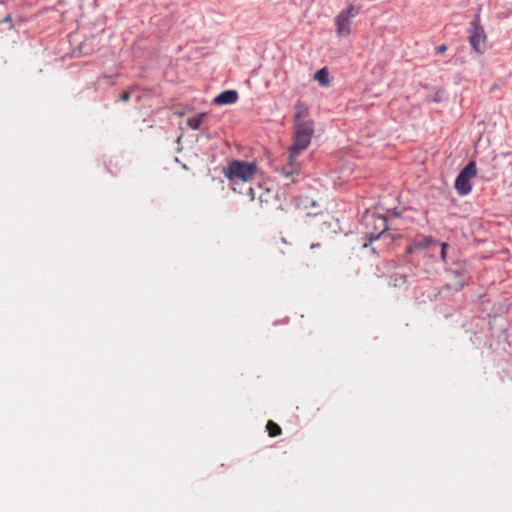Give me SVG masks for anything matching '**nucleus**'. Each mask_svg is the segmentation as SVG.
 I'll use <instances>...</instances> for the list:
<instances>
[{"mask_svg": "<svg viewBox=\"0 0 512 512\" xmlns=\"http://www.w3.org/2000/svg\"><path fill=\"white\" fill-rule=\"evenodd\" d=\"M293 130L291 148L300 152L305 151L314 135V121L310 118L309 108L304 103L299 102L295 106Z\"/></svg>", "mask_w": 512, "mask_h": 512, "instance_id": "obj_1", "label": "nucleus"}, {"mask_svg": "<svg viewBox=\"0 0 512 512\" xmlns=\"http://www.w3.org/2000/svg\"><path fill=\"white\" fill-rule=\"evenodd\" d=\"M257 170L258 166L255 162L233 160L223 167V174L228 179L233 191L244 193L241 186L246 185L255 176Z\"/></svg>", "mask_w": 512, "mask_h": 512, "instance_id": "obj_2", "label": "nucleus"}, {"mask_svg": "<svg viewBox=\"0 0 512 512\" xmlns=\"http://www.w3.org/2000/svg\"><path fill=\"white\" fill-rule=\"evenodd\" d=\"M302 152L289 148L287 155V164L279 170V173L287 180L286 184L293 183L296 181V177L301 172V162L298 160L299 155Z\"/></svg>", "mask_w": 512, "mask_h": 512, "instance_id": "obj_3", "label": "nucleus"}, {"mask_svg": "<svg viewBox=\"0 0 512 512\" xmlns=\"http://www.w3.org/2000/svg\"><path fill=\"white\" fill-rule=\"evenodd\" d=\"M477 174V167L474 161H470L458 174L455 180V189L459 195H467L472 190L470 180Z\"/></svg>", "mask_w": 512, "mask_h": 512, "instance_id": "obj_4", "label": "nucleus"}, {"mask_svg": "<svg viewBox=\"0 0 512 512\" xmlns=\"http://www.w3.org/2000/svg\"><path fill=\"white\" fill-rule=\"evenodd\" d=\"M471 31L469 36V43L476 53H484L486 50L487 36L483 27L480 25V18L477 15L471 22Z\"/></svg>", "mask_w": 512, "mask_h": 512, "instance_id": "obj_5", "label": "nucleus"}, {"mask_svg": "<svg viewBox=\"0 0 512 512\" xmlns=\"http://www.w3.org/2000/svg\"><path fill=\"white\" fill-rule=\"evenodd\" d=\"M359 14V8L350 5L342 10L335 18L336 32L338 36H348L351 33V20Z\"/></svg>", "mask_w": 512, "mask_h": 512, "instance_id": "obj_6", "label": "nucleus"}, {"mask_svg": "<svg viewBox=\"0 0 512 512\" xmlns=\"http://www.w3.org/2000/svg\"><path fill=\"white\" fill-rule=\"evenodd\" d=\"M245 193L252 201L257 198L261 206L272 203L276 198V194L273 191L263 189L261 186H258L256 189L248 186Z\"/></svg>", "mask_w": 512, "mask_h": 512, "instance_id": "obj_7", "label": "nucleus"}, {"mask_svg": "<svg viewBox=\"0 0 512 512\" xmlns=\"http://www.w3.org/2000/svg\"><path fill=\"white\" fill-rule=\"evenodd\" d=\"M238 100V93L235 90H226L220 93L214 102L218 105L233 104Z\"/></svg>", "mask_w": 512, "mask_h": 512, "instance_id": "obj_8", "label": "nucleus"}, {"mask_svg": "<svg viewBox=\"0 0 512 512\" xmlns=\"http://www.w3.org/2000/svg\"><path fill=\"white\" fill-rule=\"evenodd\" d=\"M436 243H437V241L434 240L430 236H421V237L414 239V241L409 245L408 252H412L413 250H416V249H424V248L429 247L431 244H436Z\"/></svg>", "mask_w": 512, "mask_h": 512, "instance_id": "obj_9", "label": "nucleus"}, {"mask_svg": "<svg viewBox=\"0 0 512 512\" xmlns=\"http://www.w3.org/2000/svg\"><path fill=\"white\" fill-rule=\"evenodd\" d=\"M205 116L206 113H200L195 117L189 118L187 120L188 127L191 128L192 130H199L201 128V124Z\"/></svg>", "mask_w": 512, "mask_h": 512, "instance_id": "obj_10", "label": "nucleus"}, {"mask_svg": "<svg viewBox=\"0 0 512 512\" xmlns=\"http://www.w3.org/2000/svg\"><path fill=\"white\" fill-rule=\"evenodd\" d=\"M314 79L317 80L320 84L327 86L330 82L327 68L318 70L314 75Z\"/></svg>", "mask_w": 512, "mask_h": 512, "instance_id": "obj_11", "label": "nucleus"}, {"mask_svg": "<svg viewBox=\"0 0 512 512\" xmlns=\"http://www.w3.org/2000/svg\"><path fill=\"white\" fill-rule=\"evenodd\" d=\"M266 430L268 432V435L270 437H276V436H279L281 435L282 433V429L281 427L275 423L274 421L272 420H269L266 424Z\"/></svg>", "mask_w": 512, "mask_h": 512, "instance_id": "obj_12", "label": "nucleus"}, {"mask_svg": "<svg viewBox=\"0 0 512 512\" xmlns=\"http://www.w3.org/2000/svg\"><path fill=\"white\" fill-rule=\"evenodd\" d=\"M286 244H287V242L285 241V239H284V238H281L280 243H277V244H276V247H275L276 251L284 255V254H285V251H283V250L281 249V246H280V245H286Z\"/></svg>", "mask_w": 512, "mask_h": 512, "instance_id": "obj_13", "label": "nucleus"}, {"mask_svg": "<svg viewBox=\"0 0 512 512\" xmlns=\"http://www.w3.org/2000/svg\"><path fill=\"white\" fill-rule=\"evenodd\" d=\"M448 247L447 243H441V259L442 261H446V249Z\"/></svg>", "mask_w": 512, "mask_h": 512, "instance_id": "obj_14", "label": "nucleus"}, {"mask_svg": "<svg viewBox=\"0 0 512 512\" xmlns=\"http://www.w3.org/2000/svg\"><path fill=\"white\" fill-rule=\"evenodd\" d=\"M130 97H131L130 92L124 91L120 96V100L123 102H127V101H129Z\"/></svg>", "mask_w": 512, "mask_h": 512, "instance_id": "obj_15", "label": "nucleus"}, {"mask_svg": "<svg viewBox=\"0 0 512 512\" xmlns=\"http://www.w3.org/2000/svg\"><path fill=\"white\" fill-rule=\"evenodd\" d=\"M377 219L381 222L382 226H381V232H380L379 234H377V235L374 237V239L379 238V236L381 235V233H382V232L385 230V228H386L385 220H384L383 218H377Z\"/></svg>", "mask_w": 512, "mask_h": 512, "instance_id": "obj_16", "label": "nucleus"}, {"mask_svg": "<svg viewBox=\"0 0 512 512\" xmlns=\"http://www.w3.org/2000/svg\"><path fill=\"white\" fill-rule=\"evenodd\" d=\"M447 49H448L447 45L441 44L440 46H438L436 48V51H437V53L442 54V53L446 52Z\"/></svg>", "mask_w": 512, "mask_h": 512, "instance_id": "obj_17", "label": "nucleus"}, {"mask_svg": "<svg viewBox=\"0 0 512 512\" xmlns=\"http://www.w3.org/2000/svg\"><path fill=\"white\" fill-rule=\"evenodd\" d=\"M2 22H4V23H11V22H12V18H11V16H10V15L6 16V17L2 20Z\"/></svg>", "mask_w": 512, "mask_h": 512, "instance_id": "obj_18", "label": "nucleus"}, {"mask_svg": "<svg viewBox=\"0 0 512 512\" xmlns=\"http://www.w3.org/2000/svg\"><path fill=\"white\" fill-rule=\"evenodd\" d=\"M369 218H372L373 220H376V217L374 215H371V216H366V219L368 220Z\"/></svg>", "mask_w": 512, "mask_h": 512, "instance_id": "obj_19", "label": "nucleus"}, {"mask_svg": "<svg viewBox=\"0 0 512 512\" xmlns=\"http://www.w3.org/2000/svg\"><path fill=\"white\" fill-rule=\"evenodd\" d=\"M317 246H319V244H312V245H311V248H315V247H317Z\"/></svg>", "mask_w": 512, "mask_h": 512, "instance_id": "obj_20", "label": "nucleus"}]
</instances>
